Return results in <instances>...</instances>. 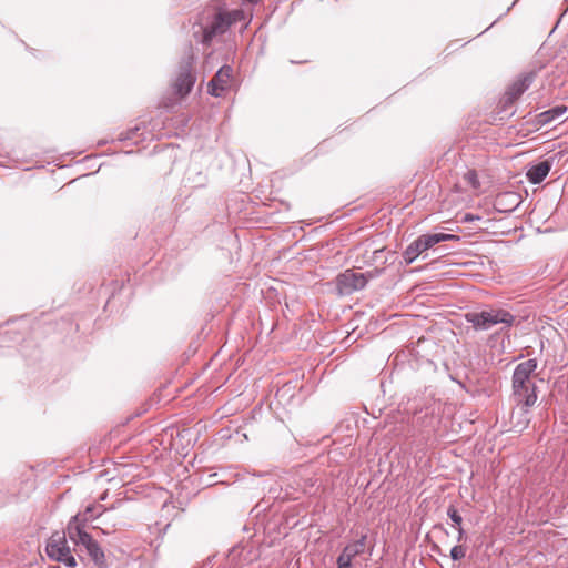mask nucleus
Here are the masks:
<instances>
[{
    "mask_svg": "<svg viewBox=\"0 0 568 568\" xmlns=\"http://www.w3.org/2000/svg\"><path fill=\"white\" fill-rule=\"evenodd\" d=\"M538 367L536 358H529L516 365L511 376V398L516 406L525 415V425L528 424L527 417L529 409L537 402V386L532 381V375Z\"/></svg>",
    "mask_w": 568,
    "mask_h": 568,
    "instance_id": "nucleus-1",
    "label": "nucleus"
},
{
    "mask_svg": "<svg viewBox=\"0 0 568 568\" xmlns=\"http://www.w3.org/2000/svg\"><path fill=\"white\" fill-rule=\"evenodd\" d=\"M67 535L78 547L80 552H85L97 568H108L106 558L99 542L90 534L83 530L79 518L71 519L67 526Z\"/></svg>",
    "mask_w": 568,
    "mask_h": 568,
    "instance_id": "nucleus-2",
    "label": "nucleus"
},
{
    "mask_svg": "<svg viewBox=\"0 0 568 568\" xmlns=\"http://www.w3.org/2000/svg\"><path fill=\"white\" fill-rule=\"evenodd\" d=\"M205 24H201V39L203 44H211L216 36L224 34L231 26L245 20L244 12L240 9L219 10L207 17Z\"/></svg>",
    "mask_w": 568,
    "mask_h": 568,
    "instance_id": "nucleus-3",
    "label": "nucleus"
},
{
    "mask_svg": "<svg viewBox=\"0 0 568 568\" xmlns=\"http://www.w3.org/2000/svg\"><path fill=\"white\" fill-rule=\"evenodd\" d=\"M466 322L470 323L476 331H488L497 324H504L506 327L513 326L515 315L506 310H489L481 312H470L465 315Z\"/></svg>",
    "mask_w": 568,
    "mask_h": 568,
    "instance_id": "nucleus-4",
    "label": "nucleus"
},
{
    "mask_svg": "<svg viewBox=\"0 0 568 568\" xmlns=\"http://www.w3.org/2000/svg\"><path fill=\"white\" fill-rule=\"evenodd\" d=\"M194 63L195 55L190 47L180 61L178 75L172 85L174 94L181 99L190 94L196 82V75L193 68Z\"/></svg>",
    "mask_w": 568,
    "mask_h": 568,
    "instance_id": "nucleus-5",
    "label": "nucleus"
},
{
    "mask_svg": "<svg viewBox=\"0 0 568 568\" xmlns=\"http://www.w3.org/2000/svg\"><path fill=\"white\" fill-rule=\"evenodd\" d=\"M45 551L51 559L62 562L67 567L77 566L75 558L71 554L64 535H52L47 544Z\"/></svg>",
    "mask_w": 568,
    "mask_h": 568,
    "instance_id": "nucleus-6",
    "label": "nucleus"
},
{
    "mask_svg": "<svg viewBox=\"0 0 568 568\" xmlns=\"http://www.w3.org/2000/svg\"><path fill=\"white\" fill-rule=\"evenodd\" d=\"M366 284V274L356 273L353 270H346L336 277V288L339 295H351L356 291L363 290Z\"/></svg>",
    "mask_w": 568,
    "mask_h": 568,
    "instance_id": "nucleus-7",
    "label": "nucleus"
},
{
    "mask_svg": "<svg viewBox=\"0 0 568 568\" xmlns=\"http://www.w3.org/2000/svg\"><path fill=\"white\" fill-rule=\"evenodd\" d=\"M367 536L363 534L357 540L348 542L337 557V568H353L352 561L365 551Z\"/></svg>",
    "mask_w": 568,
    "mask_h": 568,
    "instance_id": "nucleus-8",
    "label": "nucleus"
},
{
    "mask_svg": "<svg viewBox=\"0 0 568 568\" xmlns=\"http://www.w3.org/2000/svg\"><path fill=\"white\" fill-rule=\"evenodd\" d=\"M293 488L304 494L312 495L317 490L318 479L308 467H300L292 477Z\"/></svg>",
    "mask_w": 568,
    "mask_h": 568,
    "instance_id": "nucleus-9",
    "label": "nucleus"
},
{
    "mask_svg": "<svg viewBox=\"0 0 568 568\" xmlns=\"http://www.w3.org/2000/svg\"><path fill=\"white\" fill-rule=\"evenodd\" d=\"M444 241H460V236L445 232L427 233L418 236L406 248H432Z\"/></svg>",
    "mask_w": 568,
    "mask_h": 568,
    "instance_id": "nucleus-10",
    "label": "nucleus"
},
{
    "mask_svg": "<svg viewBox=\"0 0 568 568\" xmlns=\"http://www.w3.org/2000/svg\"><path fill=\"white\" fill-rule=\"evenodd\" d=\"M567 111H568V106H566L564 104L555 105V106L535 115L531 123L536 129H539L545 125H549L555 122L560 123L561 121H564L562 118L567 113Z\"/></svg>",
    "mask_w": 568,
    "mask_h": 568,
    "instance_id": "nucleus-11",
    "label": "nucleus"
},
{
    "mask_svg": "<svg viewBox=\"0 0 568 568\" xmlns=\"http://www.w3.org/2000/svg\"><path fill=\"white\" fill-rule=\"evenodd\" d=\"M520 195L516 192H503L497 194L494 200V209L500 213H511L520 204Z\"/></svg>",
    "mask_w": 568,
    "mask_h": 568,
    "instance_id": "nucleus-12",
    "label": "nucleus"
},
{
    "mask_svg": "<svg viewBox=\"0 0 568 568\" xmlns=\"http://www.w3.org/2000/svg\"><path fill=\"white\" fill-rule=\"evenodd\" d=\"M536 78V72L530 71L525 73L523 77L513 82L506 90V94L511 97L514 100H518L521 94L529 89Z\"/></svg>",
    "mask_w": 568,
    "mask_h": 568,
    "instance_id": "nucleus-13",
    "label": "nucleus"
},
{
    "mask_svg": "<svg viewBox=\"0 0 568 568\" xmlns=\"http://www.w3.org/2000/svg\"><path fill=\"white\" fill-rule=\"evenodd\" d=\"M551 168H552V160H550V159L542 160V161L531 165L530 168H528L527 173H526L527 180L532 184H539L547 178Z\"/></svg>",
    "mask_w": 568,
    "mask_h": 568,
    "instance_id": "nucleus-14",
    "label": "nucleus"
},
{
    "mask_svg": "<svg viewBox=\"0 0 568 568\" xmlns=\"http://www.w3.org/2000/svg\"><path fill=\"white\" fill-rule=\"evenodd\" d=\"M515 102L516 100L505 93L498 102L494 121H506L510 119L516 113Z\"/></svg>",
    "mask_w": 568,
    "mask_h": 568,
    "instance_id": "nucleus-15",
    "label": "nucleus"
},
{
    "mask_svg": "<svg viewBox=\"0 0 568 568\" xmlns=\"http://www.w3.org/2000/svg\"><path fill=\"white\" fill-rule=\"evenodd\" d=\"M185 181L191 187L197 189L205 186L207 176L196 166L192 165L186 171Z\"/></svg>",
    "mask_w": 568,
    "mask_h": 568,
    "instance_id": "nucleus-16",
    "label": "nucleus"
},
{
    "mask_svg": "<svg viewBox=\"0 0 568 568\" xmlns=\"http://www.w3.org/2000/svg\"><path fill=\"white\" fill-rule=\"evenodd\" d=\"M233 77V68L231 65L224 64L222 65L214 77L211 79L217 85H220L221 91H225L227 89V83Z\"/></svg>",
    "mask_w": 568,
    "mask_h": 568,
    "instance_id": "nucleus-17",
    "label": "nucleus"
},
{
    "mask_svg": "<svg viewBox=\"0 0 568 568\" xmlns=\"http://www.w3.org/2000/svg\"><path fill=\"white\" fill-rule=\"evenodd\" d=\"M447 516L454 524V527L457 530V541L460 542L466 539V532L462 526L463 517L458 513V510L454 506H449L447 508Z\"/></svg>",
    "mask_w": 568,
    "mask_h": 568,
    "instance_id": "nucleus-18",
    "label": "nucleus"
},
{
    "mask_svg": "<svg viewBox=\"0 0 568 568\" xmlns=\"http://www.w3.org/2000/svg\"><path fill=\"white\" fill-rule=\"evenodd\" d=\"M100 508L101 506L90 505L85 508L83 513L73 516L71 519L79 518V523L82 524L83 530H85L88 521H92L102 515Z\"/></svg>",
    "mask_w": 568,
    "mask_h": 568,
    "instance_id": "nucleus-19",
    "label": "nucleus"
},
{
    "mask_svg": "<svg viewBox=\"0 0 568 568\" xmlns=\"http://www.w3.org/2000/svg\"><path fill=\"white\" fill-rule=\"evenodd\" d=\"M140 130H141L140 125H134V126L128 129L126 131L120 132L116 136V140L120 142L132 141L133 143L136 144L141 136Z\"/></svg>",
    "mask_w": 568,
    "mask_h": 568,
    "instance_id": "nucleus-20",
    "label": "nucleus"
},
{
    "mask_svg": "<svg viewBox=\"0 0 568 568\" xmlns=\"http://www.w3.org/2000/svg\"><path fill=\"white\" fill-rule=\"evenodd\" d=\"M465 181L470 184L474 189H478L480 186L478 175L475 170H468L464 175Z\"/></svg>",
    "mask_w": 568,
    "mask_h": 568,
    "instance_id": "nucleus-21",
    "label": "nucleus"
},
{
    "mask_svg": "<svg viewBox=\"0 0 568 568\" xmlns=\"http://www.w3.org/2000/svg\"><path fill=\"white\" fill-rule=\"evenodd\" d=\"M426 251H403V260L406 264L413 263L422 253Z\"/></svg>",
    "mask_w": 568,
    "mask_h": 568,
    "instance_id": "nucleus-22",
    "label": "nucleus"
},
{
    "mask_svg": "<svg viewBox=\"0 0 568 568\" xmlns=\"http://www.w3.org/2000/svg\"><path fill=\"white\" fill-rule=\"evenodd\" d=\"M466 556V549L462 546H454L450 549V558L456 561L460 560Z\"/></svg>",
    "mask_w": 568,
    "mask_h": 568,
    "instance_id": "nucleus-23",
    "label": "nucleus"
},
{
    "mask_svg": "<svg viewBox=\"0 0 568 568\" xmlns=\"http://www.w3.org/2000/svg\"><path fill=\"white\" fill-rule=\"evenodd\" d=\"M383 251H376V250H373V251H364L363 253V264H371L373 263L376 258H378L377 254L378 253H382Z\"/></svg>",
    "mask_w": 568,
    "mask_h": 568,
    "instance_id": "nucleus-24",
    "label": "nucleus"
},
{
    "mask_svg": "<svg viewBox=\"0 0 568 568\" xmlns=\"http://www.w3.org/2000/svg\"><path fill=\"white\" fill-rule=\"evenodd\" d=\"M207 92L213 97H221L224 91L220 90V85H217L213 80H210L207 84Z\"/></svg>",
    "mask_w": 568,
    "mask_h": 568,
    "instance_id": "nucleus-25",
    "label": "nucleus"
},
{
    "mask_svg": "<svg viewBox=\"0 0 568 568\" xmlns=\"http://www.w3.org/2000/svg\"><path fill=\"white\" fill-rule=\"evenodd\" d=\"M479 221L480 217L478 215H473L470 213H466L464 216H463V221L464 222H471V221Z\"/></svg>",
    "mask_w": 568,
    "mask_h": 568,
    "instance_id": "nucleus-26",
    "label": "nucleus"
},
{
    "mask_svg": "<svg viewBox=\"0 0 568 568\" xmlns=\"http://www.w3.org/2000/svg\"><path fill=\"white\" fill-rule=\"evenodd\" d=\"M376 272H377V268H374V272L368 271L367 273H365L367 276V280L374 277L376 275Z\"/></svg>",
    "mask_w": 568,
    "mask_h": 568,
    "instance_id": "nucleus-27",
    "label": "nucleus"
},
{
    "mask_svg": "<svg viewBox=\"0 0 568 568\" xmlns=\"http://www.w3.org/2000/svg\"><path fill=\"white\" fill-rule=\"evenodd\" d=\"M373 243H374V241H372L369 239H366V241L364 242V245L365 246H371Z\"/></svg>",
    "mask_w": 568,
    "mask_h": 568,
    "instance_id": "nucleus-28",
    "label": "nucleus"
},
{
    "mask_svg": "<svg viewBox=\"0 0 568 568\" xmlns=\"http://www.w3.org/2000/svg\"><path fill=\"white\" fill-rule=\"evenodd\" d=\"M246 1L250 2V3H257L258 2V0H246Z\"/></svg>",
    "mask_w": 568,
    "mask_h": 568,
    "instance_id": "nucleus-29",
    "label": "nucleus"
},
{
    "mask_svg": "<svg viewBox=\"0 0 568 568\" xmlns=\"http://www.w3.org/2000/svg\"><path fill=\"white\" fill-rule=\"evenodd\" d=\"M467 244H469V245H470V244H473V243H471V242H469V243L463 242V244H462V245H467Z\"/></svg>",
    "mask_w": 568,
    "mask_h": 568,
    "instance_id": "nucleus-30",
    "label": "nucleus"
}]
</instances>
